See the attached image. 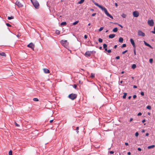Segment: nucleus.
<instances>
[{
	"label": "nucleus",
	"instance_id": "1",
	"mask_svg": "<svg viewBox=\"0 0 155 155\" xmlns=\"http://www.w3.org/2000/svg\"><path fill=\"white\" fill-rule=\"evenodd\" d=\"M94 4L100 8L102 10L104 11L105 13L108 16L110 17L112 19H113V16L109 14L108 12L107 9L104 7H103L100 5H99L97 3L94 2V1H93Z\"/></svg>",
	"mask_w": 155,
	"mask_h": 155
},
{
	"label": "nucleus",
	"instance_id": "2",
	"mask_svg": "<svg viewBox=\"0 0 155 155\" xmlns=\"http://www.w3.org/2000/svg\"><path fill=\"white\" fill-rule=\"evenodd\" d=\"M31 1L34 7L36 9L38 8L39 5L38 2L36 0H31Z\"/></svg>",
	"mask_w": 155,
	"mask_h": 155
},
{
	"label": "nucleus",
	"instance_id": "3",
	"mask_svg": "<svg viewBox=\"0 0 155 155\" xmlns=\"http://www.w3.org/2000/svg\"><path fill=\"white\" fill-rule=\"evenodd\" d=\"M60 42L64 47L67 48L68 47V43L67 42V40L64 41L62 40L60 41Z\"/></svg>",
	"mask_w": 155,
	"mask_h": 155
},
{
	"label": "nucleus",
	"instance_id": "4",
	"mask_svg": "<svg viewBox=\"0 0 155 155\" xmlns=\"http://www.w3.org/2000/svg\"><path fill=\"white\" fill-rule=\"evenodd\" d=\"M77 95L76 94H71L68 95V97L72 100H74L77 97Z\"/></svg>",
	"mask_w": 155,
	"mask_h": 155
},
{
	"label": "nucleus",
	"instance_id": "5",
	"mask_svg": "<svg viewBox=\"0 0 155 155\" xmlns=\"http://www.w3.org/2000/svg\"><path fill=\"white\" fill-rule=\"evenodd\" d=\"M138 35L139 36L144 37L145 35V34L140 30H139L138 31Z\"/></svg>",
	"mask_w": 155,
	"mask_h": 155
},
{
	"label": "nucleus",
	"instance_id": "6",
	"mask_svg": "<svg viewBox=\"0 0 155 155\" xmlns=\"http://www.w3.org/2000/svg\"><path fill=\"white\" fill-rule=\"evenodd\" d=\"M147 23L148 25L151 26H153L154 25V22L152 19L148 21Z\"/></svg>",
	"mask_w": 155,
	"mask_h": 155
},
{
	"label": "nucleus",
	"instance_id": "7",
	"mask_svg": "<svg viewBox=\"0 0 155 155\" xmlns=\"http://www.w3.org/2000/svg\"><path fill=\"white\" fill-rule=\"evenodd\" d=\"M15 4L19 8L23 6V5L18 1L16 2Z\"/></svg>",
	"mask_w": 155,
	"mask_h": 155
},
{
	"label": "nucleus",
	"instance_id": "8",
	"mask_svg": "<svg viewBox=\"0 0 155 155\" xmlns=\"http://www.w3.org/2000/svg\"><path fill=\"white\" fill-rule=\"evenodd\" d=\"M133 15L134 17H137L139 15V13L138 12L135 11L133 12Z\"/></svg>",
	"mask_w": 155,
	"mask_h": 155
},
{
	"label": "nucleus",
	"instance_id": "9",
	"mask_svg": "<svg viewBox=\"0 0 155 155\" xmlns=\"http://www.w3.org/2000/svg\"><path fill=\"white\" fill-rule=\"evenodd\" d=\"M27 47L33 49L34 46L32 43H31L28 45Z\"/></svg>",
	"mask_w": 155,
	"mask_h": 155
},
{
	"label": "nucleus",
	"instance_id": "10",
	"mask_svg": "<svg viewBox=\"0 0 155 155\" xmlns=\"http://www.w3.org/2000/svg\"><path fill=\"white\" fill-rule=\"evenodd\" d=\"M130 41L133 47H136V45L134 40L132 38H131L130 39Z\"/></svg>",
	"mask_w": 155,
	"mask_h": 155
},
{
	"label": "nucleus",
	"instance_id": "11",
	"mask_svg": "<svg viewBox=\"0 0 155 155\" xmlns=\"http://www.w3.org/2000/svg\"><path fill=\"white\" fill-rule=\"evenodd\" d=\"M143 42L145 45L149 47L150 48L153 49V48L150 44L147 43L145 41H144Z\"/></svg>",
	"mask_w": 155,
	"mask_h": 155
},
{
	"label": "nucleus",
	"instance_id": "12",
	"mask_svg": "<svg viewBox=\"0 0 155 155\" xmlns=\"http://www.w3.org/2000/svg\"><path fill=\"white\" fill-rule=\"evenodd\" d=\"M91 51H87L85 52V54L86 55H87V56L89 57L91 55Z\"/></svg>",
	"mask_w": 155,
	"mask_h": 155
},
{
	"label": "nucleus",
	"instance_id": "13",
	"mask_svg": "<svg viewBox=\"0 0 155 155\" xmlns=\"http://www.w3.org/2000/svg\"><path fill=\"white\" fill-rule=\"evenodd\" d=\"M43 70H44V72L45 73L47 74V73H49V70L47 68H44Z\"/></svg>",
	"mask_w": 155,
	"mask_h": 155
},
{
	"label": "nucleus",
	"instance_id": "14",
	"mask_svg": "<svg viewBox=\"0 0 155 155\" xmlns=\"http://www.w3.org/2000/svg\"><path fill=\"white\" fill-rule=\"evenodd\" d=\"M115 36V34H110L109 35V37L110 38H112Z\"/></svg>",
	"mask_w": 155,
	"mask_h": 155
},
{
	"label": "nucleus",
	"instance_id": "15",
	"mask_svg": "<svg viewBox=\"0 0 155 155\" xmlns=\"http://www.w3.org/2000/svg\"><path fill=\"white\" fill-rule=\"evenodd\" d=\"M103 45V48L105 49V51H107V45L105 44H104Z\"/></svg>",
	"mask_w": 155,
	"mask_h": 155
},
{
	"label": "nucleus",
	"instance_id": "16",
	"mask_svg": "<svg viewBox=\"0 0 155 155\" xmlns=\"http://www.w3.org/2000/svg\"><path fill=\"white\" fill-rule=\"evenodd\" d=\"M0 55L2 56H6V55L4 52H0Z\"/></svg>",
	"mask_w": 155,
	"mask_h": 155
},
{
	"label": "nucleus",
	"instance_id": "17",
	"mask_svg": "<svg viewBox=\"0 0 155 155\" xmlns=\"http://www.w3.org/2000/svg\"><path fill=\"white\" fill-rule=\"evenodd\" d=\"M123 41V39L122 37H120L119 38V41L120 43H122Z\"/></svg>",
	"mask_w": 155,
	"mask_h": 155
},
{
	"label": "nucleus",
	"instance_id": "18",
	"mask_svg": "<svg viewBox=\"0 0 155 155\" xmlns=\"http://www.w3.org/2000/svg\"><path fill=\"white\" fill-rule=\"evenodd\" d=\"M117 30H118L117 28L116 27V28H114L113 29L112 31H113L114 32H116L117 31Z\"/></svg>",
	"mask_w": 155,
	"mask_h": 155
},
{
	"label": "nucleus",
	"instance_id": "19",
	"mask_svg": "<svg viewBox=\"0 0 155 155\" xmlns=\"http://www.w3.org/2000/svg\"><path fill=\"white\" fill-rule=\"evenodd\" d=\"M136 65L135 64H132V66H131L132 68L133 69H135L136 68Z\"/></svg>",
	"mask_w": 155,
	"mask_h": 155
},
{
	"label": "nucleus",
	"instance_id": "20",
	"mask_svg": "<svg viewBox=\"0 0 155 155\" xmlns=\"http://www.w3.org/2000/svg\"><path fill=\"white\" fill-rule=\"evenodd\" d=\"M155 147V146L154 145H152L151 146H148V148L149 149L153 148V147Z\"/></svg>",
	"mask_w": 155,
	"mask_h": 155
},
{
	"label": "nucleus",
	"instance_id": "21",
	"mask_svg": "<svg viewBox=\"0 0 155 155\" xmlns=\"http://www.w3.org/2000/svg\"><path fill=\"white\" fill-rule=\"evenodd\" d=\"M84 1V0H81L80 1L78 2V4H81Z\"/></svg>",
	"mask_w": 155,
	"mask_h": 155
},
{
	"label": "nucleus",
	"instance_id": "22",
	"mask_svg": "<svg viewBox=\"0 0 155 155\" xmlns=\"http://www.w3.org/2000/svg\"><path fill=\"white\" fill-rule=\"evenodd\" d=\"M124 95L123 96V97L124 99H125L126 98L127 94L126 93H124Z\"/></svg>",
	"mask_w": 155,
	"mask_h": 155
},
{
	"label": "nucleus",
	"instance_id": "23",
	"mask_svg": "<svg viewBox=\"0 0 155 155\" xmlns=\"http://www.w3.org/2000/svg\"><path fill=\"white\" fill-rule=\"evenodd\" d=\"M121 16L122 18H125L126 17V15L125 14L123 13L121 15Z\"/></svg>",
	"mask_w": 155,
	"mask_h": 155
},
{
	"label": "nucleus",
	"instance_id": "24",
	"mask_svg": "<svg viewBox=\"0 0 155 155\" xmlns=\"http://www.w3.org/2000/svg\"><path fill=\"white\" fill-rule=\"evenodd\" d=\"M61 25H66V22H63L61 23Z\"/></svg>",
	"mask_w": 155,
	"mask_h": 155
},
{
	"label": "nucleus",
	"instance_id": "25",
	"mask_svg": "<svg viewBox=\"0 0 155 155\" xmlns=\"http://www.w3.org/2000/svg\"><path fill=\"white\" fill-rule=\"evenodd\" d=\"M134 54L135 55H136V47L134 48Z\"/></svg>",
	"mask_w": 155,
	"mask_h": 155
},
{
	"label": "nucleus",
	"instance_id": "26",
	"mask_svg": "<svg viewBox=\"0 0 155 155\" xmlns=\"http://www.w3.org/2000/svg\"><path fill=\"white\" fill-rule=\"evenodd\" d=\"M14 18V17L13 16H11L10 17H8V20H11Z\"/></svg>",
	"mask_w": 155,
	"mask_h": 155
},
{
	"label": "nucleus",
	"instance_id": "27",
	"mask_svg": "<svg viewBox=\"0 0 155 155\" xmlns=\"http://www.w3.org/2000/svg\"><path fill=\"white\" fill-rule=\"evenodd\" d=\"M95 77V74L93 73H91V76L90 77L91 78H94Z\"/></svg>",
	"mask_w": 155,
	"mask_h": 155
},
{
	"label": "nucleus",
	"instance_id": "28",
	"mask_svg": "<svg viewBox=\"0 0 155 155\" xmlns=\"http://www.w3.org/2000/svg\"><path fill=\"white\" fill-rule=\"evenodd\" d=\"M33 100L35 101H38V99L37 98H34Z\"/></svg>",
	"mask_w": 155,
	"mask_h": 155
},
{
	"label": "nucleus",
	"instance_id": "29",
	"mask_svg": "<svg viewBox=\"0 0 155 155\" xmlns=\"http://www.w3.org/2000/svg\"><path fill=\"white\" fill-rule=\"evenodd\" d=\"M147 108L149 110H150L151 109V107L150 105H148L147 107Z\"/></svg>",
	"mask_w": 155,
	"mask_h": 155
},
{
	"label": "nucleus",
	"instance_id": "30",
	"mask_svg": "<svg viewBox=\"0 0 155 155\" xmlns=\"http://www.w3.org/2000/svg\"><path fill=\"white\" fill-rule=\"evenodd\" d=\"M78 21H76L75 22H74L73 24V25H75L77 24L78 22Z\"/></svg>",
	"mask_w": 155,
	"mask_h": 155
},
{
	"label": "nucleus",
	"instance_id": "31",
	"mask_svg": "<svg viewBox=\"0 0 155 155\" xmlns=\"http://www.w3.org/2000/svg\"><path fill=\"white\" fill-rule=\"evenodd\" d=\"M55 32L57 35H59L60 34V31L59 30H56Z\"/></svg>",
	"mask_w": 155,
	"mask_h": 155
},
{
	"label": "nucleus",
	"instance_id": "32",
	"mask_svg": "<svg viewBox=\"0 0 155 155\" xmlns=\"http://www.w3.org/2000/svg\"><path fill=\"white\" fill-rule=\"evenodd\" d=\"M151 32L154 34H155V26L154 27V31H151Z\"/></svg>",
	"mask_w": 155,
	"mask_h": 155
},
{
	"label": "nucleus",
	"instance_id": "33",
	"mask_svg": "<svg viewBox=\"0 0 155 155\" xmlns=\"http://www.w3.org/2000/svg\"><path fill=\"white\" fill-rule=\"evenodd\" d=\"M149 62L150 63H152L153 62V59L152 58H150L149 60Z\"/></svg>",
	"mask_w": 155,
	"mask_h": 155
},
{
	"label": "nucleus",
	"instance_id": "34",
	"mask_svg": "<svg viewBox=\"0 0 155 155\" xmlns=\"http://www.w3.org/2000/svg\"><path fill=\"white\" fill-rule=\"evenodd\" d=\"M98 41L99 42L101 43L102 42L103 40L101 38H99L98 39Z\"/></svg>",
	"mask_w": 155,
	"mask_h": 155
},
{
	"label": "nucleus",
	"instance_id": "35",
	"mask_svg": "<svg viewBox=\"0 0 155 155\" xmlns=\"http://www.w3.org/2000/svg\"><path fill=\"white\" fill-rule=\"evenodd\" d=\"M104 28V27H101L99 29V31H101L102 30H103Z\"/></svg>",
	"mask_w": 155,
	"mask_h": 155
},
{
	"label": "nucleus",
	"instance_id": "36",
	"mask_svg": "<svg viewBox=\"0 0 155 155\" xmlns=\"http://www.w3.org/2000/svg\"><path fill=\"white\" fill-rule=\"evenodd\" d=\"M9 155H12V150H10L9 152Z\"/></svg>",
	"mask_w": 155,
	"mask_h": 155
},
{
	"label": "nucleus",
	"instance_id": "37",
	"mask_svg": "<svg viewBox=\"0 0 155 155\" xmlns=\"http://www.w3.org/2000/svg\"><path fill=\"white\" fill-rule=\"evenodd\" d=\"M126 45L125 44H123L122 46V48H124L126 47Z\"/></svg>",
	"mask_w": 155,
	"mask_h": 155
},
{
	"label": "nucleus",
	"instance_id": "38",
	"mask_svg": "<svg viewBox=\"0 0 155 155\" xmlns=\"http://www.w3.org/2000/svg\"><path fill=\"white\" fill-rule=\"evenodd\" d=\"M127 50H126L124 51H123L122 53V54H125L126 52H127Z\"/></svg>",
	"mask_w": 155,
	"mask_h": 155
},
{
	"label": "nucleus",
	"instance_id": "39",
	"mask_svg": "<svg viewBox=\"0 0 155 155\" xmlns=\"http://www.w3.org/2000/svg\"><path fill=\"white\" fill-rule=\"evenodd\" d=\"M139 135V133L138 132H137L135 134V135L136 137H138Z\"/></svg>",
	"mask_w": 155,
	"mask_h": 155
},
{
	"label": "nucleus",
	"instance_id": "40",
	"mask_svg": "<svg viewBox=\"0 0 155 155\" xmlns=\"http://www.w3.org/2000/svg\"><path fill=\"white\" fill-rule=\"evenodd\" d=\"M6 25L7 26H8V27H11V25L10 24H9V23H6Z\"/></svg>",
	"mask_w": 155,
	"mask_h": 155
},
{
	"label": "nucleus",
	"instance_id": "41",
	"mask_svg": "<svg viewBox=\"0 0 155 155\" xmlns=\"http://www.w3.org/2000/svg\"><path fill=\"white\" fill-rule=\"evenodd\" d=\"M15 125L17 126V127H19V125L18 124H17L16 123V122H15Z\"/></svg>",
	"mask_w": 155,
	"mask_h": 155
},
{
	"label": "nucleus",
	"instance_id": "42",
	"mask_svg": "<svg viewBox=\"0 0 155 155\" xmlns=\"http://www.w3.org/2000/svg\"><path fill=\"white\" fill-rule=\"evenodd\" d=\"M76 130H77V133H78L79 132V131H78V130H79V127H77Z\"/></svg>",
	"mask_w": 155,
	"mask_h": 155
},
{
	"label": "nucleus",
	"instance_id": "43",
	"mask_svg": "<svg viewBox=\"0 0 155 155\" xmlns=\"http://www.w3.org/2000/svg\"><path fill=\"white\" fill-rule=\"evenodd\" d=\"M140 94L142 96H143L144 95V93L142 91L140 93Z\"/></svg>",
	"mask_w": 155,
	"mask_h": 155
},
{
	"label": "nucleus",
	"instance_id": "44",
	"mask_svg": "<svg viewBox=\"0 0 155 155\" xmlns=\"http://www.w3.org/2000/svg\"><path fill=\"white\" fill-rule=\"evenodd\" d=\"M107 51V52L108 53H110L111 52V50L110 49H109V50L107 49V51Z\"/></svg>",
	"mask_w": 155,
	"mask_h": 155
},
{
	"label": "nucleus",
	"instance_id": "45",
	"mask_svg": "<svg viewBox=\"0 0 155 155\" xmlns=\"http://www.w3.org/2000/svg\"><path fill=\"white\" fill-rule=\"evenodd\" d=\"M77 85H76V84H74V86H73V87L75 88V89H76V88H77Z\"/></svg>",
	"mask_w": 155,
	"mask_h": 155
},
{
	"label": "nucleus",
	"instance_id": "46",
	"mask_svg": "<svg viewBox=\"0 0 155 155\" xmlns=\"http://www.w3.org/2000/svg\"><path fill=\"white\" fill-rule=\"evenodd\" d=\"M141 115L142 113L141 112L137 114V115L138 116H141Z\"/></svg>",
	"mask_w": 155,
	"mask_h": 155
},
{
	"label": "nucleus",
	"instance_id": "47",
	"mask_svg": "<svg viewBox=\"0 0 155 155\" xmlns=\"http://www.w3.org/2000/svg\"><path fill=\"white\" fill-rule=\"evenodd\" d=\"M109 153L110 154H113L114 153V152L113 151H110L109 152Z\"/></svg>",
	"mask_w": 155,
	"mask_h": 155
},
{
	"label": "nucleus",
	"instance_id": "48",
	"mask_svg": "<svg viewBox=\"0 0 155 155\" xmlns=\"http://www.w3.org/2000/svg\"><path fill=\"white\" fill-rule=\"evenodd\" d=\"M96 14V13H94L92 14V16H95Z\"/></svg>",
	"mask_w": 155,
	"mask_h": 155
},
{
	"label": "nucleus",
	"instance_id": "49",
	"mask_svg": "<svg viewBox=\"0 0 155 155\" xmlns=\"http://www.w3.org/2000/svg\"><path fill=\"white\" fill-rule=\"evenodd\" d=\"M116 58L117 59H120V57L119 56H117L116 57Z\"/></svg>",
	"mask_w": 155,
	"mask_h": 155
},
{
	"label": "nucleus",
	"instance_id": "50",
	"mask_svg": "<svg viewBox=\"0 0 155 155\" xmlns=\"http://www.w3.org/2000/svg\"><path fill=\"white\" fill-rule=\"evenodd\" d=\"M137 97V96L136 95H134L133 96V97L134 98H135Z\"/></svg>",
	"mask_w": 155,
	"mask_h": 155
},
{
	"label": "nucleus",
	"instance_id": "51",
	"mask_svg": "<svg viewBox=\"0 0 155 155\" xmlns=\"http://www.w3.org/2000/svg\"><path fill=\"white\" fill-rule=\"evenodd\" d=\"M137 150L138 151H140L141 150V149L140 148H138L137 149Z\"/></svg>",
	"mask_w": 155,
	"mask_h": 155
},
{
	"label": "nucleus",
	"instance_id": "52",
	"mask_svg": "<svg viewBox=\"0 0 155 155\" xmlns=\"http://www.w3.org/2000/svg\"><path fill=\"white\" fill-rule=\"evenodd\" d=\"M84 38H85V39H87V36L86 35H85L84 36Z\"/></svg>",
	"mask_w": 155,
	"mask_h": 155
},
{
	"label": "nucleus",
	"instance_id": "53",
	"mask_svg": "<svg viewBox=\"0 0 155 155\" xmlns=\"http://www.w3.org/2000/svg\"><path fill=\"white\" fill-rule=\"evenodd\" d=\"M127 154L128 155H131V153L130 152H129L127 153Z\"/></svg>",
	"mask_w": 155,
	"mask_h": 155
},
{
	"label": "nucleus",
	"instance_id": "54",
	"mask_svg": "<svg viewBox=\"0 0 155 155\" xmlns=\"http://www.w3.org/2000/svg\"><path fill=\"white\" fill-rule=\"evenodd\" d=\"M115 6L117 7V6H118V5H117V3H115Z\"/></svg>",
	"mask_w": 155,
	"mask_h": 155
},
{
	"label": "nucleus",
	"instance_id": "55",
	"mask_svg": "<svg viewBox=\"0 0 155 155\" xmlns=\"http://www.w3.org/2000/svg\"><path fill=\"white\" fill-rule=\"evenodd\" d=\"M137 86L136 85H134L133 86V88H137Z\"/></svg>",
	"mask_w": 155,
	"mask_h": 155
},
{
	"label": "nucleus",
	"instance_id": "56",
	"mask_svg": "<svg viewBox=\"0 0 155 155\" xmlns=\"http://www.w3.org/2000/svg\"><path fill=\"white\" fill-rule=\"evenodd\" d=\"M145 121H146L145 120V119H144V120H142V122L143 123H144V122H145Z\"/></svg>",
	"mask_w": 155,
	"mask_h": 155
},
{
	"label": "nucleus",
	"instance_id": "57",
	"mask_svg": "<svg viewBox=\"0 0 155 155\" xmlns=\"http://www.w3.org/2000/svg\"><path fill=\"white\" fill-rule=\"evenodd\" d=\"M125 144L126 146H128V144L127 143H125Z\"/></svg>",
	"mask_w": 155,
	"mask_h": 155
},
{
	"label": "nucleus",
	"instance_id": "58",
	"mask_svg": "<svg viewBox=\"0 0 155 155\" xmlns=\"http://www.w3.org/2000/svg\"><path fill=\"white\" fill-rule=\"evenodd\" d=\"M133 120V119L132 118H130V121L131 122Z\"/></svg>",
	"mask_w": 155,
	"mask_h": 155
},
{
	"label": "nucleus",
	"instance_id": "59",
	"mask_svg": "<svg viewBox=\"0 0 155 155\" xmlns=\"http://www.w3.org/2000/svg\"><path fill=\"white\" fill-rule=\"evenodd\" d=\"M149 135V134L148 133H146V136H147Z\"/></svg>",
	"mask_w": 155,
	"mask_h": 155
},
{
	"label": "nucleus",
	"instance_id": "60",
	"mask_svg": "<svg viewBox=\"0 0 155 155\" xmlns=\"http://www.w3.org/2000/svg\"><path fill=\"white\" fill-rule=\"evenodd\" d=\"M117 47V45H115L114 46V48H116Z\"/></svg>",
	"mask_w": 155,
	"mask_h": 155
},
{
	"label": "nucleus",
	"instance_id": "61",
	"mask_svg": "<svg viewBox=\"0 0 155 155\" xmlns=\"http://www.w3.org/2000/svg\"><path fill=\"white\" fill-rule=\"evenodd\" d=\"M53 120H50V123H51V122H53Z\"/></svg>",
	"mask_w": 155,
	"mask_h": 155
},
{
	"label": "nucleus",
	"instance_id": "62",
	"mask_svg": "<svg viewBox=\"0 0 155 155\" xmlns=\"http://www.w3.org/2000/svg\"><path fill=\"white\" fill-rule=\"evenodd\" d=\"M99 49H100V50H101L102 49V47H99Z\"/></svg>",
	"mask_w": 155,
	"mask_h": 155
},
{
	"label": "nucleus",
	"instance_id": "63",
	"mask_svg": "<svg viewBox=\"0 0 155 155\" xmlns=\"http://www.w3.org/2000/svg\"><path fill=\"white\" fill-rule=\"evenodd\" d=\"M119 26H120L121 28H123V26H122L121 25H120V24H119Z\"/></svg>",
	"mask_w": 155,
	"mask_h": 155
},
{
	"label": "nucleus",
	"instance_id": "64",
	"mask_svg": "<svg viewBox=\"0 0 155 155\" xmlns=\"http://www.w3.org/2000/svg\"><path fill=\"white\" fill-rule=\"evenodd\" d=\"M131 96H130L128 97V99H130L131 98Z\"/></svg>",
	"mask_w": 155,
	"mask_h": 155
}]
</instances>
